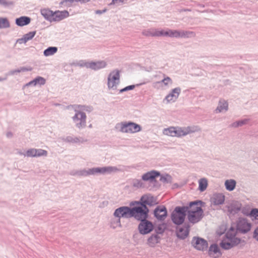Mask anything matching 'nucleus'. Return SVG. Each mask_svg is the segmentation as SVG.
I'll use <instances>...</instances> for the list:
<instances>
[{"instance_id":"f257e3e1","label":"nucleus","mask_w":258,"mask_h":258,"mask_svg":"<svg viewBox=\"0 0 258 258\" xmlns=\"http://www.w3.org/2000/svg\"><path fill=\"white\" fill-rule=\"evenodd\" d=\"M242 230L233 227L227 232L226 237L220 243V246L225 249H229L238 244L241 241Z\"/></svg>"},{"instance_id":"f03ea898","label":"nucleus","mask_w":258,"mask_h":258,"mask_svg":"<svg viewBox=\"0 0 258 258\" xmlns=\"http://www.w3.org/2000/svg\"><path fill=\"white\" fill-rule=\"evenodd\" d=\"M202 202L200 201L190 203L188 207H186L187 211V218L189 221L196 223L200 221L203 217L202 208Z\"/></svg>"},{"instance_id":"7ed1b4c3","label":"nucleus","mask_w":258,"mask_h":258,"mask_svg":"<svg viewBox=\"0 0 258 258\" xmlns=\"http://www.w3.org/2000/svg\"><path fill=\"white\" fill-rule=\"evenodd\" d=\"M131 205L134 207L130 208L131 217H134L138 220H142L147 218L149 210L144 204L135 202Z\"/></svg>"},{"instance_id":"20e7f679","label":"nucleus","mask_w":258,"mask_h":258,"mask_svg":"<svg viewBox=\"0 0 258 258\" xmlns=\"http://www.w3.org/2000/svg\"><path fill=\"white\" fill-rule=\"evenodd\" d=\"M197 128L194 127L187 126L185 127H170L163 130V134L171 137L184 136L190 133L197 131Z\"/></svg>"},{"instance_id":"39448f33","label":"nucleus","mask_w":258,"mask_h":258,"mask_svg":"<svg viewBox=\"0 0 258 258\" xmlns=\"http://www.w3.org/2000/svg\"><path fill=\"white\" fill-rule=\"evenodd\" d=\"M84 106H78V109H75L76 114L73 117V119L76 126L79 127H83L86 125V115L83 110H84Z\"/></svg>"},{"instance_id":"423d86ee","label":"nucleus","mask_w":258,"mask_h":258,"mask_svg":"<svg viewBox=\"0 0 258 258\" xmlns=\"http://www.w3.org/2000/svg\"><path fill=\"white\" fill-rule=\"evenodd\" d=\"M186 209L185 207H177L175 209L172 214V220L175 224L179 225L183 222Z\"/></svg>"},{"instance_id":"0eeeda50","label":"nucleus","mask_w":258,"mask_h":258,"mask_svg":"<svg viewBox=\"0 0 258 258\" xmlns=\"http://www.w3.org/2000/svg\"><path fill=\"white\" fill-rule=\"evenodd\" d=\"M120 131L125 133H135L140 131L141 126L134 122H121L118 124Z\"/></svg>"},{"instance_id":"6e6552de","label":"nucleus","mask_w":258,"mask_h":258,"mask_svg":"<svg viewBox=\"0 0 258 258\" xmlns=\"http://www.w3.org/2000/svg\"><path fill=\"white\" fill-rule=\"evenodd\" d=\"M116 170V168L113 167H96L89 169L86 171L85 175H93L95 174H105L110 173Z\"/></svg>"},{"instance_id":"1a4fd4ad","label":"nucleus","mask_w":258,"mask_h":258,"mask_svg":"<svg viewBox=\"0 0 258 258\" xmlns=\"http://www.w3.org/2000/svg\"><path fill=\"white\" fill-rule=\"evenodd\" d=\"M153 227L152 223L145 219L141 220V222L138 226V229L141 234H147L153 230Z\"/></svg>"},{"instance_id":"9d476101","label":"nucleus","mask_w":258,"mask_h":258,"mask_svg":"<svg viewBox=\"0 0 258 258\" xmlns=\"http://www.w3.org/2000/svg\"><path fill=\"white\" fill-rule=\"evenodd\" d=\"M119 71L114 70L110 73L108 78V86L109 88H115L119 82Z\"/></svg>"},{"instance_id":"9b49d317","label":"nucleus","mask_w":258,"mask_h":258,"mask_svg":"<svg viewBox=\"0 0 258 258\" xmlns=\"http://www.w3.org/2000/svg\"><path fill=\"white\" fill-rule=\"evenodd\" d=\"M167 36L170 37H189L194 35L192 32L189 31H179L177 30H173L170 29H167Z\"/></svg>"},{"instance_id":"f8f14e48","label":"nucleus","mask_w":258,"mask_h":258,"mask_svg":"<svg viewBox=\"0 0 258 258\" xmlns=\"http://www.w3.org/2000/svg\"><path fill=\"white\" fill-rule=\"evenodd\" d=\"M114 215L118 218H130L131 217L130 208L127 207L119 208L115 211Z\"/></svg>"},{"instance_id":"ddd939ff","label":"nucleus","mask_w":258,"mask_h":258,"mask_svg":"<svg viewBox=\"0 0 258 258\" xmlns=\"http://www.w3.org/2000/svg\"><path fill=\"white\" fill-rule=\"evenodd\" d=\"M192 244L196 248L200 250H204L208 247L207 242L202 238H194Z\"/></svg>"},{"instance_id":"4468645a","label":"nucleus","mask_w":258,"mask_h":258,"mask_svg":"<svg viewBox=\"0 0 258 258\" xmlns=\"http://www.w3.org/2000/svg\"><path fill=\"white\" fill-rule=\"evenodd\" d=\"M47 152L42 149H30L26 153L25 155L28 157H39L47 156Z\"/></svg>"},{"instance_id":"2eb2a0df","label":"nucleus","mask_w":258,"mask_h":258,"mask_svg":"<svg viewBox=\"0 0 258 258\" xmlns=\"http://www.w3.org/2000/svg\"><path fill=\"white\" fill-rule=\"evenodd\" d=\"M70 14L68 11H56L54 12L52 22H58L69 17Z\"/></svg>"},{"instance_id":"dca6fc26","label":"nucleus","mask_w":258,"mask_h":258,"mask_svg":"<svg viewBox=\"0 0 258 258\" xmlns=\"http://www.w3.org/2000/svg\"><path fill=\"white\" fill-rule=\"evenodd\" d=\"M154 215L157 219L163 220L167 216V210L164 206L157 207L154 210Z\"/></svg>"},{"instance_id":"f3484780","label":"nucleus","mask_w":258,"mask_h":258,"mask_svg":"<svg viewBox=\"0 0 258 258\" xmlns=\"http://www.w3.org/2000/svg\"><path fill=\"white\" fill-rule=\"evenodd\" d=\"M172 83L171 79L169 77H165L161 81L156 82L154 83V87L156 89L163 88Z\"/></svg>"},{"instance_id":"a211bd4d","label":"nucleus","mask_w":258,"mask_h":258,"mask_svg":"<svg viewBox=\"0 0 258 258\" xmlns=\"http://www.w3.org/2000/svg\"><path fill=\"white\" fill-rule=\"evenodd\" d=\"M180 92V89L179 88L173 89L171 92L166 97L165 100L167 103L174 102L178 98Z\"/></svg>"},{"instance_id":"6ab92c4d","label":"nucleus","mask_w":258,"mask_h":258,"mask_svg":"<svg viewBox=\"0 0 258 258\" xmlns=\"http://www.w3.org/2000/svg\"><path fill=\"white\" fill-rule=\"evenodd\" d=\"M225 196L222 194H214L211 198V202L214 205H219L224 203Z\"/></svg>"},{"instance_id":"aec40b11","label":"nucleus","mask_w":258,"mask_h":258,"mask_svg":"<svg viewBox=\"0 0 258 258\" xmlns=\"http://www.w3.org/2000/svg\"><path fill=\"white\" fill-rule=\"evenodd\" d=\"M209 254L211 257L213 258L219 257L221 255V253L218 246L216 244L211 245L209 250Z\"/></svg>"},{"instance_id":"412c9836","label":"nucleus","mask_w":258,"mask_h":258,"mask_svg":"<svg viewBox=\"0 0 258 258\" xmlns=\"http://www.w3.org/2000/svg\"><path fill=\"white\" fill-rule=\"evenodd\" d=\"M141 203L144 204L145 206L153 205L156 204V201L155 198L150 195H145L141 198Z\"/></svg>"},{"instance_id":"4be33fe9","label":"nucleus","mask_w":258,"mask_h":258,"mask_svg":"<svg viewBox=\"0 0 258 258\" xmlns=\"http://www.w3.org/2000/svg\"><path fill=\"white\" fill-rule=\"evenodd\" d=\"M31 22V19L26 16H22L16 19V24L19 26H24L29 24Z\"/></svg>"},{"instance_id":"5701e85b","label":"nucleus","mask_w":258,"mask_h":258,"mask_svg":"<svg viewBox=\"0 0 258 258\" xmlns=\"http://www.w3.org/2000/svg\"><path fill=\"white\" fill-rule=\"evenodd\" d=\"M106 66V63L104 61L97 62H91L88 63V67L94 70H98L104 68Z\"/></svg>"},{"instance_id":"b1692460","label":"nucleus","mask_w":258,"mask_h":258,"mask_svg":"<svg viewBox=\"0 0 258 258\" xmlns=\"http://www.w3.org/2000/svg\"><path fill=\"white\" fill-rule=\"evenodd\" d=\"M54 12L48 9H44L41 10V15L47 20L52 22V19L53 16V14Z\"/></svg>"},{"instance_id":"393cba45","label":"nucleus","mask_w":258,"mask_h":258,"mask_svg":"<svg viewBox=\"0 0 258 258\" xmlns=\"http://www.w3.org/2000/svg\"><path fill=\"white\" fill-rule=\"evenodd\" d=\"M228 108V103L225 100H220L215 111L216 113L225 111L227 110Z\"/></svg>"},{"instance_id":"a878e982","label":"nucleus","mask_w":258,"mask_h":258,"mask_svg":"<svg viewBox=\"0 0 258 258\" xmlns=\"http://www.w3.org/2000/svg\"><path fill=\"white\" fill-rule=\"evenodd\" d=\"M159 175V173L158 172L152 171L144 174L142 179L144 180H152Z\"/></svg>"},{"instance_id":"bb28decb","label":"nucleus","mask_w":258,"mask_h":258,"mask_svg":"<svg viewBox=\"0 0 258 258\" xmlns=\"http://www.w3.org/2000/svg\"><path fill=\"white\" fill-rule=\"evenodd\" d=\"M189 228L184 227L179 229L177 232V236L181 238H185L188 235Z\"/></svg>"},{"instance_id":"cd10ccee","label":"nucleus","mask_w":258,"mask_h":258,"mask_svg":"<svg viewBox=\"0 0 258 258\" xmlns=\"http://www.w3.org/2000/svg\"><path fill=\"white\" fill-rule=\"evenodd\" d=\"M225 185L227 190L232 191L235 187L236 182L233 179L226 180L225 182Z\"/></svg>"},{"instance_id":"c85d7f7f","label":"nucleus","mask_w":258,"mask_h":258,"mask_svg":"<svg viewBox=\"0 0 258 258\" xmlns=\"http://www.w3.org/2000/svg\"><path fill=\"white\" fill-rule=\"evenodd\" d=\"M159 242V237L157 235H152L148 240V243L150 246H154Z\"/></svg>"},{"instance_id":"c756f323","label":"nucleus","mask_w":258,"mask_h":258,"mask_svg":"<svg viewBox=\"0 0 258 258\" xmlns=\"http://www.w3.org/2000/svg\"><path fill=\"white\" fill-rule=\"evenodd\" d=\"M240 209V205L237 203H233L228 207V211L234 214L239 211Z\"/></svg>"},{"instance_id":"7c9ffc66","label":"nucleus","mask_w":258,"mask_h":258,"mask_svg":"<svg viewBox=\"0 0 258 258\" xmlns=\"http://www.w3.org/2000/svg\"><path fill=\"white\" fill-rule=\"evenodd\" d=\"M57 51V48L56 47H49L44 51V55L45 56L52 55L55 53Z\"/></svg>"},{"instance_id":"2f4dec72","label":"nucleus","mask_w":258,"mask_h":258,"mask_svg":"<svg viewBox=\"0 0 258 258\" xmlns=\"http://www.w3.org/2000/svg\"><path fill=\"white\" fill-rule=\"evenodd\" d=\"M45 83V80L41 77H38L36 78L34 80L30 82L29 83V85H36V84H40V85H44Z\"/></svg>"},{"instance_id":"473e14b6","label":"nucleus","mask_w":258,"mask_h":258,"mask_svg":"<svg viewBox=\"0 0 258 258\" xmlns=\"http://www.w3.org/2000/svg\"><path fill=\"white\" fill-rule=\"evenodd\" d=\"M199 189L201 191H203L208 186V181L206 178H202L199 181Z\"/></svg>"},{"instance_id":"72a5a7b5","label":"nucleus","mask_w":258,"mask_h":258,"mask_svg":"<svg viewBox=\"0 0 258 258\" xmlns=\"http://www.w3.org/2000/svg\"><path fill=\"white\" fill-rule=\"evenodd\" d=\"M36 34V31L30 32L24 35L23 37L21 39V40L24 42H26L27 41L32 39Z\"/></svg>"},{"instance_id":"f704fd0d","label":"nucleus","mask_w":258,"mask_h":258,"mask_svg":"<svg viewBox=\"0 0 258 258\" xmlns=\"http://www.w3.org/2000/svg\"><path fill=\"white\" fill-rule=\"evenodd\" d=\"M10 27V23L7 18H0V28H6Z\"/></svg>"},{"instance_id":"c9c22d12","label":"nucleus","mask_w":258,"mask_h":258,"mask_svg":"<svg viewBox=\"0 0 258 258\" xmlns=\"http://www.w3.org/2000/svg\"><path fill=\"white\" fill-rule=\"evenodd\" d=\"M251 227V223L243 219V233L249 231Z\"/></svg>"},{"instance_id":"e433bc0d","label":"nucleus","mask_w":258,"mask_h":258,"mask_svg":"<svg viewBox=\"0 0 258 258\" xmlns=\"http://www.w3.org/2000/svg\"><path fill=\"white\" fill-rule=\"evenodd\" d=\"M167 30H157L155 29V32L154 33H152V34L153 35H155L156 36H167Z\"/></svg>"},{"instance_id":"4c0bfd02","label":"nucleus","mask_w":258,"mask_h":258,"mask_svg":"<svg viewBox=\"0 0 258 258\" xmlns=\"http://www.w3.org/2000/svg\"><path fill=\"white\" fill-rule=\"evenodd\" d=\"M155 32V29H151L148 31H145L143 32V34L147 36H156L155 35H153L152 34Z\"/></svg>"},{"instance_id":"58836bf2","label":"nucleus","mask_w":258,"mask_h":258,"mask_svg":"<svg viewBox=\"0 0 258 258\" xmlns=\"http://www.w3.org/2000/svg\"><path fill=\"white\" fill-rule=\"evenodd\" d=\"M134 88H135V86L134 85H130V86H127V87H125L123 89H121L120 90V92H122L126 91H127V90H132Z\"/></svg>"},{"instance_id":"ea45409f","label":"nucleus","mask_w":258,"mask_h":258,"mask_svg":"<svg viewBox=\"0 0 258 258\" xmlns=\"http://www.w3.org/2000/svg\"><path fill=\"white\" fill-rule=\"evenodd\" d=\"M253 237L258 241V227L256 228L254 231Z\"/></svg>"},{"instance_id":"a19ab883","label":"nucleus","mask_w":258,"mask_h":258,"mask_svg":"<svg viewBox=\"0 0 258 258\" xmlns=\"http://www.w3.org/2000/svg\"><path fill=\"white\" fill-rule=\"evenodd\" d=\"M106 11V9L103 10L102 11H101L100 10H97L96 11V14H102V13H103L104 12H105Z\"/></svg>"},{"instance_id":"79ce46f5","label":"nucleus","mask_w":258,"mask_h":258,"mask_svg":"<svg viewBox=\"0 0 258 258\" xmlns=\"http://www.w3.org/2000/svg\"><path fill=\"white\" fill-rule=\"evenodd\" d=\"M0 4L6 5H7V2L5 0H0Z\"/></svg>"},{"instance_id":"37998d69","label":"nucleus","mask_w":258,"mask_h":258,"mask_svg":"<svg viewBox=\"0 0 258 258\" xmlns=\"http://www.w3.org/2000/svg\"><path fill=\"white\" fill-rule=\"evenodd\" d=\"M90 2V0H81V3H86Z\"/></svg>"},{"instance_id":"c03bdc74","label":"nucleus","mask_w":258,"mask_h":258,"mask_svg":"<svg viewBox=\"0 0 258 258\" xmlns=\"http://www.w3.org/2000/svg\"><path fill=\"white\" fill-rule=\"evenodd\" d=\"M240 124H241V122H237L236 124L234 123L233 125L235 126H239Z\"/></svg>"},{"instance_id":"a18cd8bd","label":"nucleus","mask_w":258,"mask_h":258,"mask_svg":"<svg viewBox=\"0 0 258 258\" xmlns=\"http://www.w3.org/2000/svg\"><path fill=\"white\" fill-rule=\"evenodd\" d=\"M117 223H116V226H120V220H119V219H117Z\"/></svg>"},{"instance_id":"49530a36","label":"nucleus","mask_w":258,"mask_h":258,"mask_svg":"<svg viewBox=\"0 0 258 258\" xmlns=\"http://www.w3.org/2000/svg\"><path fill=\"white\" fill-rule=\"evenodd\" d=\"M66 2H69L70 3H73L74 2V0H66Z\"/></svg>"},{"instance_id":"de8ad7c7","label":"nucleus","mask_w":258,"mask_h":258,"mask_svg":"<svg viewBox=\"0 0 258 258\" xmlns=\"http://www.w3.org/2000/svg\"><path fill=\"white\" fill-rule=\"evenodd\" d=\"M117 1H118V0H112V2H113V3H115V2H116ZM119 1H120V2H122V0H119Z\"/></svg>"},{"instance_id":"09e8293b","label":"nucleus","mask_w":258,"mask_h":258,"mask_svg":"<svg viewBox=\"0 0 258 258\" xmlns=\"http://www.w3.org/2000/svg\"><path fill=\"white\" fill-rule=\"evenodd\" d=\"M136 186H141V184L140 183V182H139L138 183V184H137Z\"/></svg>"},{"instance_id":"8fccbe9b","label":"nucleus","mask_w":258,"mask_h":258,"mask_svg":"<svg viewBox=\"0 0 258 258\" xmlns=\"http://www.w3.org/2000/svg\"><path fill=\"white\" fill-rule=\"evenodd\" d=\"M81 0H74V2H80Z\"/></svg>"}]
</instances>
